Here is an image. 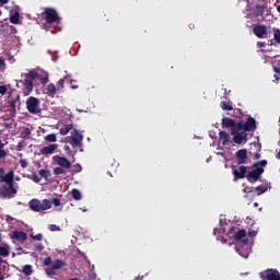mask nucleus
I'll return each instance as SVG.
<instances>
[{"instance_id": "3", "label": "nucleus", "mask_w": 280, "mask_h": 280, "mask_svg": "<svg viewBox=\"0 0 280 280\" xmlns=\"http://www.w3.org/2000/svg\"><path fill=\"white\" fill-rule=\"evenodd\" d=\"M26 108L32 115H38L40 113V100L31 96L26 100Z\"/></svg>"}, {"instance_id": "26", "label": "nucleus", "mask_w": 280, "mask_h": 280, "mask_svg": "<svg viewBox=\"0 0 280 280\" xmlns=\"http://www.w3.org/2000/svg\"><path fill=\"white\" fill-rule=\"evenodd\" d=\"M241 130L244 131V121L235 122L234 129H232L231 135H235L236 132H240Z\"/></svg>"}, {"instance_id": "39", "label": "nucleus", "mask_w": 280, "mask_h": 280, "mask_svg": "<svg viewBox=\"0 0 280 280\" xmlns=\"http://www.w3.org/2000/svg\"><path fill=\"white\" fill-rule=\"evenodd\" d=\"M273 38H275L276 43H278V45H280V31L279 30H275Z\"/></svg>"}, {"instance_id": "30", "label": "nucleus", "mask_w": 280, "mask_h": 280, "mask_svg": "<svg viewBox=\"0 0 280 280\" xmlns=\"http://www.w3.org/2000/svg\"><path fill=\"white\" fill-rule=\"evenodd\" d=\"M71 195L73 200H82V192H80L78 189H72Z\"/></svg>"}, {"instance_id": "37", "label": "nucleus", "mask_w": 280, "mask_h": 280, "mask_svg": "<svg viewBox=\"0 0 280 280\" xmlns=\"http://www.w3.org/2000/svg\"><path fill=\"white\" fill-rule=\"evenodd\" d=\"M3 148H5V144L0 141V159H5L8 156V152H5Z\"/></svg>"}, {"instance_id": "23", "label": "nucleus", "mask_w": 280, "mask_h": 280, "mask_svg": "<svg viewBox=\"0 0 280 280\" xmlns=\"http://www.w3.org/2000/svg\"><path fill=\"white\" fill-rule=\"evenodd\" d=\"M24 80H28L34 83V80H38L39 75L37 71L31 70L28 73L24 74Z\"/></svg>"}, {"instance_id": "50", "label": "nucleus", "mask_w": 280, "mask_h": 280, "mask_svg": "<svg viewBox=\"0 0 280 280\" xmlns=\"http://www.w3.org/2000/svg\"><path fill=\"white\" fill-rule=\"evenodd\" d=\"M44 266H51V257H46L44 259Z\"/></svg>"}, {"instance_id": "5", "label": "nucleus", "mask_w": 280, "mask_h": 280, "mask_svg": "<svg viewBox=\"0 0 280 280\" xmlns=\"http://www.w3.org/2000/svg\"><path fill=\"white\" fill-rule=\"evenodd\" d=\"M261 280H280V272L277 269H266L259 272Z\"/></svg>"}, {"instance_id": "10", "label": "nucleus", "mask_w": 280, "mask_h": 280, "mask_svg": "<svg viewBox=\"0 0 280 280\" xmlns=\"http://www.w3.org/2000/svg\"><path fill=\"white\" fill-rule=\"evenodd\" d=\"M52 160L55 161V163H57V165H59L60 167H63L65 170H71V162L65 158V156H60V155H55L52 158Z\"/></svg>"}, {"instance_id": "13", "label": "nucleus", "mask_w": 280, "mask_h": 280, "mask_svg": "<svg viewBox=\"0 0 280 280\" xmlns=\"http://www.w3.org/2000/svg\"><path fill=\"white\" fill-rule=\"evenodd\" d=\"M2 196L9 199L14 198V196H16V188H14V184H9L8 186H4Z\"/></svg>"}, {"instance_id": "53", "label": "nucleus", "mask_w": 280, "mask_h": 280, "mask_svg": "<svg viewBox=\"0 0 280 280\" xmlns=\"http://www.w3.org/2000/svg\"><path fill=\"white\" fill-rule=\"evenodd\" d=\"M248 237H256L257 236V231H250L247 233Z\"/></svg>"}, {"instance_id": "4", "label": "nucleus", "mask_w": 280, "mask_h": 280, "mask_svg": "<svg viewBox=\"0 0 280 280\" xmlns=\"http://www.w3.org/2000/svg\"><path fill=\"white\" fill-rule=\"evenodd\" d=\"M84 140V136L78 131V129H73L71 131V137H69V143L72 148H82V141Z\"/></svg>"}, {"instance_id": "55", "label": "nucleus", "mask_w": 280, "mask_h": 280, "mask_svg": "<svg viewBox=\"0 0 280 280\" xmlns=\"http://www.w3.org/2000/svg\"><path fill=\"white\" fill-rule=\"evenodd\" d=\"M5 171L3 168H0V180L3 179V177L5 176Z\"/></svg>"}, {"instance_id": "52", "label": "nucleus", "mask_w": 280, "mask_h": 280, "mask_svg": "<svg viewBox=\"0 0 280 280\" xmlns=\"http://www.w3.org/2000/svg\"><path fill=\"white\" fill-rule=\"evenodd\" d=\"M256 9L258 10L259 14H264V5L256 4Z\"/></svg>"}, {"instance_id": "59", "label": "nucleus", "mask_w": 280, "mask_h": 280, "mask_svg": "<svg viewBox=\"0 0 280 280\" xmlns=\"http://www.w3.org/2000/svg\"><path fill=\"white\" fill-rule=\"evenodd\" d=\"M277 12L280 14V4L277 7Z\"/></svg>"}, {"instance_id": "63", "label": "nucleus", "mask_w": 280, "mask_h": 280, "mask_svg": "<svg viewBox=\"0 0 280 280\" xmlns=\"http://www.w3.org/2000/svg\"><path fill=\"white\" fill-rule=\"evenodd\" d=\"M191 27H194V25L191 26V25H189V28L191 30Z\"/></svg>"}, {"instance_id": "45", "label": "nucleus", "mask_w": 280, "mask_h": 280, "mask_svg": "<svg viewBox=\"0 0 280 280\" xmlns=\"http://www.w3.org/2000/svg\"><path fill=\"white\" fill-rule=\"evenodd\" d=\"M5 59H3L2 57H0V71H5Z\"/></svg>"}, {"instance_id": "9", "label": "nucleus", "mask_w": 280, "mask_h": 280, "mask_svg": "<svg viewBox=\"0 0 280 280\" xmlns=\"http://www.w3.org/2000/svg\"><path fill=\"white\" fill-rule=\"evenodd\" d=\"M253 32L257 38H266L268 35V27L264 24H258L254 26Z\"/></svg>"}, {"instance_id": "34", "label": "nucleus", "mask_w": 280, "mask_h": 280, "mask_svg": "<svg viewBox=\"0 0 280 280\" xmlns=\"http://www.w3.org/2000/svg\"><path fill=\"white\" fill-rule=\"evenodd\" d=\"M19 12H14V14L10 16V23H13V25H19Z\"/></svg>"}, {"instance_id": "56", "label": "nucleus", "mask_w": 280, "mask_h": 280, "mask_svg": "<svg viewBox=\"0 0 280 280\" xmlns=\"http://www.w3.org/2000/svg\"><path fill=\"white\" fill-rule=\"evenodd\" d=\"M248 253H250V248L249 249H246V253L245 254H242V253H240V255H242V257H248Z\"/></svg>"}, {"instance_id": "29", "label": "nucleus", "mask_w": 280, "mask_h": 280, "mask_svg": "<svg viewBox=\"0 0 280 280\" xmlns=\"http://www.w3.org/2000/svg\"><path fill=\"white\" fill-rule=\"evenodd\" d=\"M52 270H60V268H65V261L57 259L52 265Z\"/></svg>"}, {"instance_id": "44", "label": "nucleus", "mask_w": 280, "mask_h": 280, "mask_svg": "<svg viewBox=\"0 0 280 280\" xmlns=\"http://www.w3.org/2000/svg\"><path fill=\"white\" fill-rule=\"evenodd\" d=\"M32 180H33L34 183H40L42 178H40V176H38V174L33 173V174H32Z\"/></svg>"}, {"instance_id": "64", "label": "nucleus", "mask_w": 280, "mask_h": 280, "mask_svg": "<svg viewBox=\"0 0 280 280\" xmlns=\"http://www.w3.org/2000/svg\"><path fill=\"white\" fill-rule=\"evenodd\" d=\"M191 27H194V25L191 26V25H189V28L191 30Z\"/></svg>"}, {"instance_id": "2", "label": "nucleus", "mask_w": 280, "mask_h": 280, "mask_svg": "<svg viewBox=\"0 0 280 280\" xmlns=\"http://www.w3.org/2000/svg\"><path fill=\"white\" fill-rule=\"evenodd\" d=\"M30 209L35 211L36 213H43V211H47L51 209V200L43 199L42 201L38 199H32L28 202Z\"/></svg>"}, {"instance_id": "25", "label": "nucleus", "mask_w": 280, "mask_h": 280, "mask_svg": "<svg viewBox=\"0 0 280 280\" xmlns=\"http://www.w3.org/2000/svg\"><path fill=\"white\" fill-rule=\"evenodd\" d=\"M254 191L257 192V196H261V194H266V191H268V185H259L254 188Z\"/></svg>"}, {"instance_id": "20", "label": "nucleus", "mask_w": 280, "mask_h": 280, "mask_svg": "<svg viewBox=\"0 0 280 280\" xmlns=\"http://www.w3.org/2000/svg\"><path fill=\"white\" fill-rule=\"evenodd\" d=\"M57 89L56 85L54 83L48 84L45 89H44V94L48 95L49 97H54V95H56L57 93Z\"/></svg>"}, {"instance_id": "35", "label": "nucleus", "mask_w": 280, "mask_h": 280, "mask_svg": "<svg viewBox=\"0 0 280 280\" xmlns=\"http://www.w3.org/2000/svg\"><path fill=\"white\" fill-rule=\"evenodd\" d=\"M23 275H26V277H30V275H32V272H34L32 270V265H25L23 267V270H22Z\"/></svg>"}, {"instance_id": "15", "label": "nucleus", "mask_w": 280, "mask_h": 280, "mask_svg": "<svg viewBox=\"0 0 280 280\" xmlns=\"http://www.w3.org/2000/svg\"><path fill=\"white\" fill-rule=\"evenodd\" d=\"M233 141L234 143H237L238 145L243 143V141H248V133L246 131H237L235 135H233Z\"/></svg>"}, {"instance_id": "27", "label": "nucleus", "mask_w": 280, "mask_h": 280, "mask_svg": "<svg viewBox=\"0 0 280 280\" xmlns=\"http://www.w3.org/2000/svg\"><path fill=\"white\" fill-rule=\"evenodd\" d=\"M71 130H73V125L72 124H69V125H66L63 128H61L59 130L60 135L62 137H65V135H69V132H71Z\"/></svg>"}, {"instance_id": "11", "label": "nucleus", "mask_w": 280, "mask_h": 280, "mask_svg": "<svg viewBox=\"0 0 280 280\" xmlns=\"http://www.w3.org/2000/svg\"><path fill=\"white\" fill-rule=\"evenodd\" d=\"M257 130V121L253 117H248L244 122V131L245 132H255Z\"/></svg>"}, {"instance_id": "36", "label": "nucleus", "mask_w": 280, "mask_h": 280, "mask_svg": "<svg viewBox=\"0 0 280 280\" xmlns=\"http://www.w3.org/2000/svg\"><path fill=\"white\" fill-rule=\"evenodd\" d=\"M45 141H48L49 143H56L57 138L56 133H49L45 137Z\"/></svg>"}, {"instance_id": "17", "label": "nucleus", "mask_w": 280, "mask_h": 280, "mask_svg": "<svg viewBox=\"0 0 280 280\" xmlns=\"http://www.w3.org/2000/svg\"><path fill=\"white\" fill-rule=\"evenodd\" d=\"M11 247L8 244L0 246V266L3 264V257H10Z\"/></svg>"}, {"instance_id": "1", "label": "nucleus", "mask_w": 280, "mask_h": 280, "mask_svg": "<svg viewBox=\"0 0 280 280\" xmlns=\"http://www.w3.org/2000/svg\"><path fill=\"white\" fill-rule=\"evenodd\" d=\"M42 19L46 21V24H43V30H49V25L60 23V15H58V11L54 8H45L42 13Z\"/></svg>"}, {"instance_id": "8", "label": "nucleus", "mask_w": 280, "mask_h": 280, "mask_svg": "<svg viewBox=\"0 0 280 280\" xmlns=\"http://www.w3.org/2000/svg\"><path fill=\"white\" fill-rule=\"evenodd\" d=\"M232 174L234 176V182L242 180L243 178H246L248 168L246 166H240L238 168L233 170Z\"/></svg>"}, {"instance_id": "43", "label": "nucleus", "mask_w": 280, "mask_h": 280, "mask_svg": "<svg viewBox=\"0 0 280 280\" xmlns=\"http://www.w3.org/2000/svg\"><path fill=\"white\" fill-rule=\"evenodd\" d=\"M37 80H39L40 84H47V82H49V77H40L37 78Z\"/></svg>"}, {"instance_id": "14", "label": "nucleus", "mask_w": 280, "mask_h": 280, "mask_svg": "<svg viewBox=\"0 0 280 280\" xmlns=\"http://www.w3.org/2000/svg\"><path fill=\"white\" fill-rule=\"evenodd\" d=\"M23 86H22V93L25 97H27V95H30V93H32V91H34V83L30 80H24V81H20Z\"/></svg>"}, {"instance_id": "24", "label": "nucleus", "mask_w": 280, "mask_h": 280, "mask_svg": "<svg viewBox=\"0 0 280 280\" xmlns=\"http://www.w3.org/2000/svg\"><path fill=\"white\" fill-rule=\"evenodd\" d=\"M12 110H16L18 106H21V95L15 94L14 98L10 102Z\"/></svg>"}, {"instance_id": "31", "label": "nucleus", "mask_w": 280, "mask_h": 280, "mask_svg": "<svg viewBox=\"0 0 280 280\" xmlns=\"http://www.w3.org/2000/svg\"><path fill=\"white\" fill-rule=\"evenodd\" d=\"M39 178H49V176H51V172H49V170H45V168H42L39 170Z\"/></svg>"}, {"instance_id": "58", "label": "nucleus", "mask_w": 280, "mask_h": 280, "mask_svg": "<svg viewBox=\"0 0 280 280\" xmlns=\"http://www.w3.org/2000/svg\"><path fill=\"white\" fill-rule=\"evenodd\" d=\"M63 150H66V152H69V150H71V149L69 148V145H65Z\"/></svg>"}, {"instance_id": "51", "label": "nucleus", "mask_w": 280, "mask_h": 280, "mask_svg": "<svg viewBox=\"0 0 280 280\" xmlns=\"http://www.w3.org/2000/svg\"><path fill=\"white\" fill-rule=\"evenodd\" d=\"M253 189H255L254 187H245L244 189H243V192L244 194H253Z\"/></svg>"}, {"instance_id": "47", "label": "nucleus", "mask_w": 280, "mask_h": 280, "mask_svg": "<svg viewBox=\"0 0 280 280\" xmlns=\"http://www.w3.org/2000/svg\"><path fill=\"white\" fill-rule=\"evenodd\" d=\"M8 93V85H0V95H5Z\"/></svg>"}, {"instance_id": "48", "label": "nucleus", "mask_w": 280, "mask_h": 280, "mask_svg": "<svg viewBox=\"0 0 280 280\" xmlns=\"http://www.w3.org/2000/svg\"><path fill=\"white\" fill-rule=\"evenodd\" d=\"M46 275H48V276L56 275V269H54L52 266L50 268H47L46 269Z\"/></svg>"}, {"instance_id": "28", "label": "nucleus", "mask_w": 280, "mask_h": 280, "mask_svg": "<svg viewBox=\"0 0 280 280\" xmlns=\"http://www.w3.org/2000/svg\"><path fill=\"white\" fill-rule=\"evenodd\" d=\"M220 106H221L222 110H233V104L231 103V101L221 102Z\"/></svg>"}, {"instance_id": "38", "label": "nucleus", "mask_w": 280, "mask_h": 280, "mask_svg": "<svg viewBox=\"0 0 280 280\" xmlns=\"http://www.w3.org/2000/svg\"><path fill=\"white\" fill-rule=\"evenodd\" d=\"M30 237H32V240H34L35 242H43V235L40 233L36 235L31 234Z\"/></svg>"}, {"instance_id": "49", "label": "nucleus", "mask_w": 280, "mask_h": 280, "mask_svg": "<svg viewBox=\"0 0 280 280\" xmlns=\"http://www.w3.org/2000/svg\"><path fill=\"white\" fill-rule=\"evenodd\" d=\"M44 248L45 247H43V244H40V243L35 244V249L38 250V253H43Z\"/></svg>"}, {"instance_id": "54", "label": "nucleus", "mask_w": 280, "mask_h": 280, "mask_svg": "<svg viewBox=\"0 0 280 280\" xmlns=\"http://www.w3.org/2000/svg\"><path fill=\"white\" fill-rule=\"evenodd\" d=\"M58 85L61 86V89H65V79H60Z\"/></svg>"}, {"instance_id": "33", "label": "nucleus", "mask_w": 280, "mask_h": 280, "mask_svg": "<svg viewBox=\"0 0 280 280\" xmlns=\"http://www.w3.org/2000/svg\"><path fill=\"white\" fill-rule=\"evenodd\" d=\"M56 176H60V174H67V171L62 166H57L52 170Z\"/></svg>"}, {"instance_id": "7", "label": "nucleus", "mask_w": 280, "mask_h": 280, "mask_svg": "<svg viewBox=\"0 0 280 280\" xmlns=\"http://www.w3.org/2000/svg\"><path fill=\"white\" fill-rule=\"evenodd\" d=\"M261 174H264V167L257 166L255 167V170L247 172L246 178L248 183L254 184V183H257L259 178H261Z\"/></svg>"}, {"instance_id": "19", "label": "nucleus", "mask_w": 280, "mask_h": 280, "mask_svg": "<svg viewBox=\"0 0 280 280\" xmlns=\"http://www.w3.org/2000/svg\"><path fill=\"white\" fill-rule=\"evenodd\" d=\"M222 127L223 128H231V132H233V130L235 128V120L233 118H230V117H224L222 119Z\"/></svg>"}, {"instance_id": "21", "label": "nucleus", "mask_w": 280, "mask_h": 280, "mask_svg": "<svg viewBox=\"0 0 280 280\" xmlns=\"http://www.w3.org/2000/svg\"><path fill=\"white\" fill-rule=\"evenodd\" d=\"M57 148H58V144H50L48 147L42 148L39 152H40V154H46V155L54 154V152H56Z\"/></svg>"}, {"instance_id": "32", "label": "nucleus", "mask_w": 280, "mask_h": 280, "mask_svg": "<svg viewBox=\"0 0 280 280\" xmlns=\"http://www.w3.org/2000/svg\"><path fill=\"white\" fill-rule=\"evenodd\" d=\"M30 135H32V130L28 127H25L22 131H21V138L22 139H27V137H30Z\"/></svg>"}, {"instance_id": "18", "label": "nucleus", "mask_w": 280, "mask_h": 280, "mask_svg": "<svg viewBox=\"0 0 280 280\" xmlns=\"http://www.w3.org/2000/svg\"><path fill=\"white\" fill-rule=\"evenodd\" d=\"M0 183H5L7 185H14V171H9Z\"/></svg>"}, {"instance_id": "41", "label": "nucleus", "mask_w": 280, "mask_h": 280, "mask_svg": "<svg viewBox=\"0 0 280 280\" xmlns=\"http://www.w3.org/2000/svg\"><path fill=\"white\" fill-rule=\"evenodd\" d=\"M50 202H51V207H52V205H54V207H60V205H62L61 202H60V199L59 198H52V200H50Z\"/></svg>"}, {"instance_id": "60", "label": "nucleus", "mask_w": 280, "mask_h": 280, "mask_svg": "<svg viewBox=\"0 0 280 280\" xmlns=\"http://www.w3.org/2000/svg\"><path fill=\"white\" fill-rule=\"evenodd\" d=\"M71 89L75 90L78 89V85H71Z\"/></svg>"}, {"instance_id": "62", "label": "nucleus", "mask_w": 280, "mask_h": 280, "mask_svg": "<svg viewBox=\"0 0 280 280\" xmlns=\"http://www.w3.org/2000/svg\"><path fill=\"white\" fill-rule=\"evenodd\" d=\"M191 27H194V25L191 26V25H189V28L191 30Z\"/></svg>"}, {"instance_id": "57", "label": "nucleus", "mask_w": 280, "mask_h": 280, "mask_svg": "<svg viewBox=\"0 0 280 280\" xmlns=\"http://www.w3.org/2000/svg\"><path fill=\"white\" fill-rule=\"evenodd\" d=\"M0 3H1V5H5V4L10 3V0H0Z\"/></svg>"}, {"instance_id": "40", "label": "nucleus", "mask_w": 280, "mask_h": 280, "mask_svg": "<svg viewBox=\"0 0 280 280\" xmlns=\"http://www.w3.org/2000/svg\"><path fill=\"white\" fill-rule=\"evenodd\" d=\"M268 165V162L266 160H262L260 162H257L254 164V167H266Z\"/></svg>"}, {"instance_id": "42", "label": "nucleus", "mask_w": 280, "mask_h": 280, "mask_svg": "<svg viewBox=\"0 0 280 280\" xmlns=\"http://www.w3.org/2000/svg\"><path fill=\"white\" fill-rule=\"evenodd\" d=\"M27 165H30V163H27V160L25 159L20 160V166L22 167V170H25Z\"/></svg>"}, {"instance_id": "6", "label": "nucleus", "mask_w": 280, "mask_h": 280, "mask_svg": "<svg viewBox=\"0 0 280 280\" xmlns=\"http://www.w3.org/2000/svg\"><path fill=\"white\" fill-rule=\"evenodd\" d=\"M245 237H246V230H244V229L238 230L234 234L235 242H240V240H242V248H244L245 250H248L250 248V243H249L248 238H245Z\"/></svg>"}, {"instance_id": "61", "label": "nucleus", "mask_w": 280, "mask_h": 280, "mask_svg": "<svg viewBox=\"0 0 280 280\" xmlns=\"http://www.w3.org/2000/svg\"><path fill=\"white\" fill-rule=\"evenodd\" d=\"M218 231V228H214L213 232H214V235H215V232Z\"/></svg>"}, {"instance_id": "12", "label": "nucleus", "mask_w": 280, "mask_h": 280, "mask_svg": "<svg viewBox=\"0 0 280 280\" xmlns=\"http://www.w3.org/2000/svg\"><path fill=\"white\" fill-rule=\"evenodd\" d=\"M236 163L237 165L248 163V153L246 152V149H241L236 152Z\"/></svg>"}, {"instance_id": "46", "label": "nucleus", "mask_w": 280, "mask_h": 280, "mask_svg": "<svg viewBox=\"0 0 280 280\" xmlns=\"http://www.w3.org/2000/svg\"><path fill=\"white\" fill-rule=\"evenodd\" d=\"M49 231H61L60 226L59 225H56V224H50L48 226Z\"/></svg>"}, {"instance_id": "16", "label": "nucleus", "mask_w": 280, "mask_h": 280, "mask_svg": "<svg viewBox=\"0 0 280 280\" xmlns=\"http://www.w3.org/2000/svg\"><path fill=\"white\" fill-rule=\"evenodd\" d=\"M12 240H18V242H25L27 240V233L23 231H13L11 234Z\"/></svg>"}, {"instance_id": "22", "label": "nucleus", "mask_w": 280, "mask_h": 280, "mask_svg": "<svg viewBox=\"0 0 280 280\" xmlns=\"http://www.w3.org/2000/svg\"><path fill=\"white\" fill-rule=\"evenodd\" d=\"M219 141L220 143H222V145H226V143H229V141H231V137L229 136V132L226 131H220L219 132Z\"/></svg>"}]
</instances>
